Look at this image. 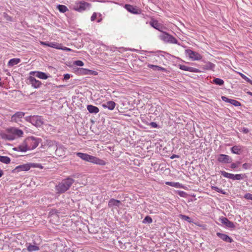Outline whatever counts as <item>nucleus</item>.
<instances>
[{
    "instance_id": "f03ea898",
    "label": "nucleus",
    "mask_w": 252,
    "mask_h": 252,
    "mask_svg": "<svg viewBox=\"0 0 252 252\" xmlns=\"http://www.w3.org/2000/svg\"><path fill=\"white\" fill-rule=\"evenodd\" d=\"M74 182V180L71 177H68L62 180L56 186V189L59 193H63L67 191Z\"/></svg>"
},
{
    "instance_id": "3c124183",
    "label": "nucleus",
    "mask_w": 252,
    "mask_h": 252,
    "mask_svg": "<svg viewBox=\"0 0 252 252\" xmlns=\"http://www.w3.org/2000/svg\"><path fill=\"white\" fill-rule=\"evenodd\" d=\"M150 125L153 127H157L158 125L155 122H151Z\"/></svg>"
},
{
    "instance_id": "49530a36",
    "label": "nucleus",
    "mask_w": 252,
    "mask_h": 252,
    "mask_svg": "<svg viewBox=\"0 0 252 252\" xmlns=\"http://www.w3.org/2000/svg\"><path fill=\"white\" fill-rule=\"evenodd\" d=\"M221 99L224 101H225V102H228V103H229L230 100L231 99H229V98H227V97H226V96H221Z\"/></svg>"
},
{
    "instance_id": "37998d69",
    "label": "nucleus",
    "mask_w": 252,
    "mask_h": 252,
    "mask_svg": "<svg viewBox=\"0 0 252 252\" xmlns=\"http://www.w3.org/2000/svg\"><path fill=\"white\" fill-rule=\"evenodd\" d=\"M83 73L85 74H91V70L87 69H82Z\"/></svg>"
},
{
    "instance_id": "5701e85b",
    "label": "nucleus",
    "mask_w": 252,
    "mask_h": 252,
    "mask_svg": "<svg viewBox=\"0 0 252 252\" xmlns=\"http://www.w3.org/2000/svg\"><path fill=\"white\" fill-rule=\"evenodd\" d=\"M87 108L90 113L96 114L99 112L98 108L92 105H88Z\"/></svg>"
},
{
    "instance_id": "dca6fc26",
    "label": "nucleus",
    "mask_w": 252,
    "mask_h": 252,
    "mask_svg": "<svg viewBox=\"0 0 252 252\" xmlns=\"http://www.w3.org/2000/svg\"><path fill=\"white\" fill-rule=\"evenodd\" d=\"M216 234L219 238L226 242L231 243L233 242V239L226 234L220 232H217Z\"/></svg>"
},
{
    "instance_id": "4c0bfd02",
    "label": "nucleus",
    "mask_w": 252,
    "mask_h": 252,
    "mask_svg": "<svg viewBox=\"0 0 252 252\" xmlns=\"http://www.w3.org/2000/svg\"><path fill=\"white\" fill-rule=\"evenodd\" d=\"M143 223H150L152 222V219L149 216H146L143 220Z\"/></svg>"
},
{
    "instance_id": "393cba45",
    "label": "nucleus",
    "mask_w": 252,
    "mask_h": 252,
    "mask_svg": "<svg viewBox=\"0 0 252 252\" xmlns=\"http://www.w3.org/2000/svg\"><path fill=\"white\" fill-rule=\"evenodd\" d=\"M125 8L128 11H129L132 13H134V14H138V10L132 5H131L129 4H126Z\"/></svg>"
},
{
    "instance_id": "a18cd8bd",
    "label": "nucleus",
    "mask_w": 252,
    "mask_h": 252,
    "mask_svg": "<svg viewBox=\"0 0 252 252\" xmlns=\"http://www.w3.org/2000/svg\"><path fill=\"white\" fill-rule=\"evenodd\" d=\"M242 166L243 168L247 169H249L251 167V165L249 163H245L243 164Z\"/></svg>"
},
{
    "instance_id": "39448f33",
    "label": "nucleus",
    "mask_w": 252,
    "mask_h": 252,
    "mask_svg": "<svg viewBox=\"0 0 252 252\" xmlns=\"http://www.w3.org/2000/svg\"><path fill=\"white\" fill-rule=\"evenodd\" d=\"M159 38L165 43L178 44L177 40L172 35L165 32H163L159 35Z\"/></svg>"
},
{
    "instance_id": "1a4fd4ad",
    "label": "nucleus",
    "mask_w": 252,
    "mask_h": 252,
    "mask_svg": "<svg viewBox=\"0 0 252 252\" xmlns=\"http://www.w3.org/2000/svg\"><path fill=\"white\" fill-rule=\"evenodd\" d=\"M217 160L219 162L224 163H229L232 161V158L229 156L224 154L219 155Z\"/></svg>"
},
{
    "instance_id": "4d7b16f0",
    "label": "nucleus",
    "mask_w": 252,
    "mask_h": 252,
    "mask_svg": "<svg viewBox=\"0 0 252 252\" xmlns=\"http://www.w3.org/2000/svg\"><path fill=\"white\" fill-rule=\"evenodd\" d=\"M179 156L178 155H173L170 158L171 159H173L174 158H179Z\"/></svg>"
},
{
    "instance_id": "20e7f679",
    "label": "nucleus",
    "mask_w": 252,
    "mask_h": 252,
    "mask_svg": "<svg viewBox=\"0 0 252 252\" xmlns=\"http://www.w3.org/2000/svg\"><path fill=\"white\" fill-rule=\"evenodd\" d=\"M26 143L29 150L34 149L36 148L41 141L40 138H35L34 137H29L26 139Z\"/></svg>"
},
{
    "instance_id": "2eb2a0df",
    "label": "nucleus",
    "mask_w": 252,
    "mask_h": 252,
    "mask_svg": "<svg viewBox=\"0 0 252 252\" xmlns=\"http://www.w3.org/2000/svg\"><path fill=\"white\" fill-rule=\"evenodd\" d=\"M180 68L183 70L188 71L191 72L199 73L201 71L197 68L188 66L185 65H180Z\"/></svg>"
},
{
    "instance_id": "f257e3e1",
    "label": "nucleus",
    "mask_w": 252,
    "mask_h": 252,
    "mask_svg": "<svg viewBox=\"0 0 252 252\" xmlns=\"http://www.w3.org/2000/svg\"><path fill=\"white\" fill-rule=\"evenodd\" d=\"M76 156L86 161L92 162L100 165H104L106 164L105 161L95 157L89 155L86 153L78 152Z\"/></svg>"
},
{
    "instance_id": "0e129e2a",
    "label": "nucleus",
    "mask_w": 252,
    "mask_h": 252,
    "mask_svg": "<svg viewBox=\"0 0 252 252\" xmlns=\"http://www.w3.org/2000/svg\"><path fill=\"white\" fill-rule=\"evenodd\" d=\"M251 85H252V80H250V81H249V82Z\"/></svg>"
},
{
    "instance_id": "e2e57ef3",
    "label": "nucleus",
    "mask_w": 252,
    "mask_h": 252,
    "mask_svg": "<svg viewBox=\"0 0 252 252\" xmlns=\"http://www.w3.org/2000/svg\"><path fill=\"white\" fill-rule=\"evenodd\" d=\"M247 94H250V95H252V92H247Z\"/></svg>"
},
{
    "instance_id": "a19ab883",
    "label": "nucleus",
    "mask_w": 252,
    "mask_h": 252,
    "mask_svg": "<svg viewBox=\"0 0 252 252\" xmlns=\"http://www.w3.org/2000/svg\"><path fill=\"white\" fill-rule=\"evenodd\" d=\"M244 198L246 199L252 200V194H251L250 193H246L244 195Z\"/></svg>"
},
{
    "instance_id": "4468645a",
    "label": "nucleus",
    "mask_w": 252,
    "mask_h": 252,
    "mask_svg": "<svg viewBox=\"0 0 252 252\" xmlns=\"http://www.w3.org/2000/svg\"><path fill=\"white\" fill-rule=\"evenodd\" d=\"M13 150L16 151L25 152L29 150V148L27 147L26 143V140H25L21 145L18 146L17 147L13 148Z\"/></svg>"
},
{
    "instance_id": "72a5a7b5",
    "label": "nucleus",
    "mask_w": 252,
    "mask_h": 252,
    "mask_svg": "<svg viewBox=\"0 0 252 252\" xmlns=\"http://www.w3.org/2000/svg\"><path fill=\"white\" fill-rule=\"evenodd\" d=\"M48 46L56 49H61V45L56 42H49Z\"/></svg>"
},
{
    "instance_id": "e433bc0d",
    "label": "nucleus",
    "mask_w": 252,
    "mask_h": 252,
    "mask_svg": "<svg viewBox=\"0 0 252 252\" xmlns=\"http://www.w3.org/2000/svg\"><path fill=\"white\" fill-rule=\"evenodd\" d=\"M245 176V174H239L235 175V180H240L244 179Z\"/></svg>"
},
{
    "instance_id": "f8f14e48",
    "label": "nucleus",
    "mask_w": 252,
    "mask_h": 252,
    "mask_svg": "<svg viewBox=\"0 0 252 252\" xmlns=\"http://www.w3.org/2000/svg\"><path fill=\"white\" fill-rule=\"evenodd\" d=\"M150 25L153 27L154 28L158 30L161 32H163V30L166 29V28L162 25L160 23H159L157 21H153L150 22Z\"/></svg>"
},
{
    "instance_id": "4be33fe9",
    "label": "nucleus",
    "mask_w": 252,
    "mask_h": 252,
    "mask_svg": "<svg viewBox=\"0 0 252 252\" xmlns=\"http://www.w3.org/2000/svg\"><path fill=\"white\" fill-rule=\"evenodd\" d=\"M102 106L103 108H107L110 110H112L114 109L116 103L113 101H108L105 103H103Z\"/></svg>"
},
{
    "instance_id": "a878e982",
    "label": "nucleus",
    "mask_w": 252,
    "mask_h": 252,
    "mask_svg": "<svg viewBox=\"0 0 252 252\" xmlns=\"http://www.w3.org/2000/svg\"><path fill=\"white\" fill-rule=\"evenodd\" d=\"M20 59L18 58H14L9 60L8 63V65L12 67L15 65L18 64L20 62Z\"/></svg>"
},
{
    "instance_id": "412c9836",
    "label": "nucleus",
    "mask_w": 252,
    "mask_h": 252,
    "mask_svg": "<svg viewBox=\"0 0 252 252\" xmlns=\"http://www.w3.org/2000/svg\"><path fill=\"white\" fill-rule=\"evenodd\" d=\"M30 74H33L36 77L42 79H46L48 77V75L46 73L39 71H32L30 73Z\"/></svg>"
},
{
    "instance_id": "bf43d9fd",
    "label": "nucleus",
    "mask_w": 252,
    "mask_h": 252,
    "mask_svg": "<svg viewBox=\"0 0 252 252\" xmlns=\"http://www.w3.org/2000/svg\"><path fill=\"white\" fill-rule=\"evenodd\" d=\"M185 194V192H184V191H180L179 192V194L181 196H183V194Z\"/></svg>"
},
{
    "instance_id": "8fccbe9b",
    "label": "nucleus",
    "mask_w": 252,
    "mask_h": 252,
    "mask_svg": "<svg viewBox=\"0 0 252 252\" xmlns=\"http://www.w3.org/2000/svg\"><path fill=\"white\" fill-rule=\"evenodd\" d=\"M70 77V75L69 74H66L64 75V79L65 80H67L69 79Z\"/></svg>"
},
{
    "instance_id": "09e8293b",
    "label": "nucleus",
    "mask_w": 252,
    "mask_h": 252,
    "mask_svg": "<svg viewBox=\"0 0 252 252\" xmlns=\"http://www.w3.org/2000/svg\"><path fill=\"white\" fill-rule=\"evenodd\" d=\"M237 167H238V165L235 163H232L231 164V166H230V167L232 169H235V168H237Z\"/></svg>"
},
{
    "instance_id": "de8ad7c7",
    "label": "nucleus",
    "mask_w": 252,
    "mask_h": 252,
    "mask_svg": "<svg viewBox=\"0 0 252 252\" xmlns=\"http://www.w3.org/2000/svg\"><path fill=\"white\" fill-rule=\"evenodd\" d=\"M97 14L96 13H94L92 16H91V21H94L96 18Z\"/></svg>"
},
{
    "instance_id": "c756f323",
    "label": "nucleus",
    "mask_w": 252,
    "mask_h": 252,
    "mask_svg": "<svg viewBox=\"0 0 252 252\" xmlns=\"http://www.w3.org/2000/svg\"><path fill=\"white\" fill-rule=\"evenodd\" d=\"M166 184L169 186H170L171 187H174L176 188H182V186L181 184L179 183H175V182H166Z\"/></svg>"
},
{
    "instance_id": "13d9d810",
    "label": "nucleus",
    "mask_w": 252,
    "mask_h": 252,
    "mask_svg": "<svg viewBox=\"0 0 252 252\" xmlns=\"http://www.w3.org/2000/svg\"><path fill=\"white\" fill-rule=\"evenodd\" d=\"M243 131L244 133H247L249 132V130L248 128H244Z\"/></svg>"
},
{
    "instance_id": "f704fd0d",
    "label": "nucleus",
    "mask_w": 252,
    "mask_h": 252,
    "mask_svg": "<svg viewBox=\"0 0 252 252\" xmlns=\"http://www.w3.org/2000/svg\"><path fill=\"white\" fill-rule=\"evenodd\" d=\"M211 189L213 190H216L218 192L222 194H226V192L221 189H220L219 188H218L216 186H212Z\"/></svg>"
},
{
    "instance_id": "cd10ccee",
    "label": "nucleus",
    "mask_w": 252,
    "mask_h": 252,
    "mask_svg": "<svg viewBox=\"0 0 252 252\" xmlns=\"http://www.w3.org/2000/svg\"><path fill=\"white\" fill-rule=\"evenodd\" d=\"M215 66V65L214 63L208 62L203 66V68L207 70H211L213 69Z\"/></svg>"
},
{
    "instance_id": "69168bd1",
    "label": "nucleus",
    "mask_w": 252,
    "mask_h": 252,
    "mask_svg": "<svg viewBox=\"0 0 252 252\" xmlns=\"http://www.w3.org/2000/svg\"><path fill=\"white\" fill-rule=\"evenodd\" d=\"M101 21V19H99L98 21H97V22L99 23V22H100Z\"/></svg>"
},
{
    "instance_id": "473e14b6",
    "label": "nucleus",
    "mask_w": 252,
    "mask_h": 252,
    "mask_svg": "<svg viewBox=\"0 0 252 252\" xmlns=\"http://www.w3.org/2000/svg\"><path fill=\"white\" fill-rule=\"evenodd\" d=\"M148 67L149 68H152L153 70H165V69L163 67H160V66H157V65H153V64H149L148 65Z\"/></svg>"
},
{
    "instance_id": "6e6d98bb",
    "label": "nucleus",
    "mask_w": 252,
    "mask_h": 252,
    "mask_svg": "<svg viewBox=\"0 0 252 252\" xmlns=\"http://www.w3.org/2000/svg\"><path fill=\"white\" fill-rule=\"evenodd\" d=\"M97 74V73L95 71L91 70V74L90 75H96Z\"/></svg>"
},
{
    "instance_id": "7ed1b4c3",
    "label": "nucleus",
    "mask_w": 252,
    "mask_h": 252,
    "mask_svg": "<svg viewBox=\"0 0 252 252\" xmlns=\"http://www.w3.org/2000/svg\"><path fill=\"white\" fill-rule=\"evenodd\" d=\"M26 121L31 123L36 127L41 126L43 124V120L41 116L33 115L27 116L25 118Z\"/></svg>"
},
{
    "instance_id": "680f3d73",
    "label": "nucleus",
    "mask_w": 252,
    "mask_h": 252,
    "mask_svg": "<svg viewBox=\"0 0 252 252\" xmlns=\"http://www.w3.org/2000/svg\"><path fill=\"white\" fill-rule=\"evenodd\" d=\"M3 174V171L0 170V177H1Z\"/></svg>"
},
{
    "instance_id": "5fc2aeb1",
    "label": "nucleus",
    "mask_w": 252,
    "mask_h": 252,
    "mask_svg": "<svg viewBox=\"0 0 252 252\" xmlns=\"http://www.w3.org/2000/svg\"><path fill=\"white\" fill-rule=\"evenodd\" d=\"M40 44L43 45H46L48 46V45H49V42H44V41H41Z\"/></svg>"
},
{
    "instance_id": "9d476101",
    "label": "nucleus",
    "mask_w": 252,
    "mask_h": 252,
    "mask_svg": "<svg viewBox=\"0 0 252 252\" xmlns=\"http://www.w3.org/2000/svg\"><path fill=\"white\" fill-rule=\"evenodd\" d=\"M7 132H11L12 133L15 139L17 137H22L23 134V131L22 130L15 127H11L8 129L7 130Z\"/></svg>"
},
{
    "instance_id": "423d86ee",
    "label": "nucleus",
    "mask_w": 252,
    "mask_h": 252,
    "mask_svg": "<svg viewBox=\"0 0 252 252\" xmlns=\"http://www.w3.org/2000/svg\"><path fill=\"white\" fill-rule=\"evenodd\" d=\"M91 7V4L87 2H76L74 5L73 9L79 12H82L87 9H89Z\"/></svg>"
},
{
    "instance_id": "9b49d317",
    "label": "nucleus",
    "mask_w": 252,
    "mask_h": 252,
    "mask_svg": "<svg viewBox=\"0 0 252 252\" xmlns=\"http://www.w3.org/2000/svg\"><path fill=\"white\" fill-rule=\"evenodd\" d=\"M29 83L31 84L32 87L34 88H38L41 85V83L40 81L36 80L32 76H30L29 79Z\"/></svg>"
},
{
    "instance_id": "b1692460",
    "label": "nucleus",
    "mask_w": 252,
    "mask_h": 252,
    "mask_svg": "<svg viewBox=\"0 0 252 252\" xmlns=\"http://www.w3.org/2000/svg\"><path fill=\"white\" fill-rule=\"evenodd\" d=\"M1 137L2 139L10 141L13 140L15 139L12 133L11 132H8V133L6 134H3L1 136Z\"/></svg>"
},
{
    "instance_id": "6ab92c4d",
    "label": "nucleus",
    "mask_w": 252,
    "mask_h": 252,
    "mask_svg": "<svg viewBox=\"0 0 252 252\" xmlns=\"http://www.w3.org/2000/svg\"><path fill=\"white\" fill-rule=\"evenodd\" d=\"M243 148L241 145H235L231 147L230 150L233 154L240 155L243 152Z\"/></svg>"
},
{
    "instance_id": "bb28decb",
    "label": "nucleus",
    "mask_w": 252,
    "mask_h": 252,
    "mask_svg": "<svg viewBox=\"0 0 252 252\" xmlns=\"http://www.w3.org/2000/svg\"><path fill=\"white\" fill-rule=\"evenodd\" d=\"M27 250L29 252H32L39 250V248L37 246L30 244L27 247Z\"/></svg>"
},
{
    "instance_id": "052dcab7",
    "label": "nucleus",
    "mask_w": 252,
    "mask_h": 252,
    "mask_svg": "<svg viewBox=\"0 0 252 252\" xmlns=\"http://www.w3.org/2000/svg\"><path fill=\"white\" fill-rule=\"evenodd\" d=\"M63 50H65V51H70L71 49L67 48V47H64L63 49Z\"/></svg>"
},
{
    "instance_id": "2f4dec72",
    "label": "nucleus",
    "mask_w": 252,
    "mask_h": 252,
    "mask_svg": "<svg viewBox=\"0 0 252 252\" xmlns=\"http://www.w3.org/2000/svg\"><path fill=\"white\" fill-rule=\"evenodd\" d=\"M213 82L215 84L221 86L224 84V81L222 79H221L219 78H215L213 80Z\"/></svg>"
},
{
    "instance_id": "f3484780",
    "label": "nucleus",
    "mask_w": 252,
    "mask_h": 252,
    "mask_svg": "<svg viewBox=\"0 0 252 252\" xmlns=\"http://www.w3.org/2000/svg\"><path fill=\"white\" fill-rule=\"evenodd\" d=\"M31 168V165L30 164H25L17 166L14 169V171L20 172L22 171H28Z\"/></svg>"
},
{
    "instance_id": "603ef678",
    "label": "nucleus",
    "mask_w": 252,
    "mask_h": 252,
    "mask_svg": "<svg viewBox=\"0 0 252 252\" xmlns=\"http://www.w3.org/2000/svg\"><path fill=\"white\" fill-rule=\"evenodd\" d=\"M228 178L232 180H235V175L231 173Z\"/></svg>"
},
{
    "instance_id": "ea45409f",
    "label": "nucleus",
    "mask_w": 252,
    "mask_h": 252,
    "mask_svg": "<svg viewBox=\"0 0 252 252\" xmlns=\"http://www.w3.org/2000/svg\"><path fill=\"white\" fill-rule=\"evenodd\" d=\"M220 174L221 175L225 178H228L231 173H227L224 171H220Z\"/></svg>"
},
{
    "instance_id": "ddd939ff",
    "label": "nucleus",
    "mask_w": 252,
    "mask_h": 252,
    "mask_svg": "<svg viewBox=\"0 0 252 252\" xmlns=\"http://www.w3.org/2000/svg\"><path fill=\"white\" fill-rule=\"evenodd\" d=\"M220 221L222 223L229 228L234 229L235 227L234 223L229 220L226 218L222 217L220 218Z\"/></svg>"
},
{
    "instance_id": "c85d7f7f",
    "label": "nucleus",
    "mask_w": 252,
    "mask_h": 252,
    "mask_svg": "<svg viewBox=\"0 0 252 252\" xmlns=\"http://www.w3.org/2000/svg\"><path fill=\"white\" fill-rule=\"evenodd\" d=\"M10 158L8 157L0 156V161L5 163L8 164L10 162Z\"/></svg>"
},
{
    "instance_id": "0eeeda50",
    "label": "nucleus",
    "mask_w": 252,
    "mask_h": 252,
    "mask_svg": "<svg viewBox=\"0 0 252 252\" xmlns=\"http://www.w3.org/2000/svg\"><path fill=\"white\" fill-rule=\"evenodd\" d=\"M186 54L193 61L200 60L202 58L201 56L199 53L190 49L186 50Z\"/></svg>"
},
{
    "instance_id": "864d4df0",
    "label": "nucleus",
    "mask_w": 252,
    "mask_h": 252,
    "mask_svg": "<svg viewBox=\"0 0 252 252\" xmlns=\"http://www.w3.org/2000/svg\"><path fill=\"white\" fill-rule=\"evenodd\" d=\"M228 178L232 180H235V175L231 173Z\"/></svg>"
},
{
    "instance_id": "a211bd4d",
    "label": "nucleus",
    "mask_w": 252,
    "mask_h": 252,
    "mask_svg": "<svg viewBox=\"0 0 252 252\" xmlns=\"http://www.w3.org/2000/svg\"><path fill=\"white\" fill-rule=\"evenodd\" d=\"M65 148L61 145H56L55 154L59 157H61L65 154Z\"/></svg>"
},
{
    "instance_id": "58836bf2",
    "label": "nucleus",
    "mask_w": 252,
    "mask_h": 252,
    "mask_svg": "<svg viewBox=\"0 0 252 252\" xmlns=\"http://www.w3.org/2000/svg\"><path fill=\"white\" fill-rule=\"evenodd\" d=\"M181 218L183 220H187V221H188L189 222H190L191 221L190 218H189L188 216L182 215H181Z\"/></svg>"
},
{
    "instance_id": "338daca9",
    "label": "nucleus",
    "mask_w": 252,
    "mask_h": 252,
    "mask_svg": "<svg viewBox=\"0 0 252 252\" xmlns=\"http://www.w3.org/2000/svg\"><path fill=\"white\" fill-rule=\"evenodd\" d=\"M72 176L73 177H75V175H73Z\"/></svg>"
},
{
    "instance_id": "aec40b11",
    "label": "nucleus",
    "mask_w": 252,
    "mask_h": 252,
    "mask_svg": "<svg viewBox=\"0 0 252 252\" xmlns=\"http://www.w3.org/2000/svg\"><path fill=\"white\" fill-rule=\"evenodd\" d=\"M121 205V202L120 200L113 198L110 199L108 204V207L110 208L113 207H119Z\"/></svg>"
},
{
    "instance_id": "6e6552de",
    "label": "nucleus",
    "mask_w": 252,
    "mask_h": 252,
    "mask_svg": "<svg viewBox=\"0 0 252 252\" xmlns=\"http://www.w3.org/2000/svg\"><path fill=\"white\" fill-rule=\"evenodd\" d=\"M25 114V113L23 112H17L11 116V122H14L20 124V123L22 122V118L24 116Z\"/></svg>"
},
{
    "instance_id": "79ce46f5",
    "label": "nucleus",
    "mask_w": 252,
    "mask_h": 252,
    "mask_svg": "<svg viewBox=\"0 0 252 252\" xmlns=\"http://www.w3.org/2000/svg\"><path fill=\"white\" fill-rule=\"evenodd\" d=\"M74 64L77 66H82L84 65V63L82 61L78 60L75 61Z\"/></svg>"
},
{
    "instance_id": "c9c22d12",
    "label": "nucleus",
    "mask_w": 252,
    "mask_h": 252,
    "mask_svg": "<svg viewBox=\"0 0 252 252\" xmlns=\"http://www.w3.org/2000/svg\"><path fill=\"white\" fill-rule=\"evenodd\" d=\"M229 103L235 106H240L241 105V104L238 101L231 99L229 102Z\"/></svg>"
},
{
    "instance_id": "7c9ffc66",
    "label": "nucleus",
    "mask_w": 252,
    "mask_h": 252,
    "mask_svg": "<svg viewBox=\"0 0 252 252\" xmlns=\"http://www.w3.org/2000/svg\"><path fill=\"white\" fill-rule=\"evenodd\" d=\"M58 9L62 13H64L68 10L67 7L64 5H58L57 6Z\"/></svg>"
},
{
    "instance_id": "c03bdc74",
    "label": "nucleus",
    "mask_w": 252,
    "mask_h": 252,
    "mask_svg": "<svg viewBox=\"0 0 252 252\" xmlns=\"http://www.w3.org/2000/svg\"><path fill=\"white\" fill-rule=\"evenodd\" d=\"M240 74L243 79H245L247 82H249L250 79L248 77L242 73H240Z\"/></svg>"
}]
</instances>
